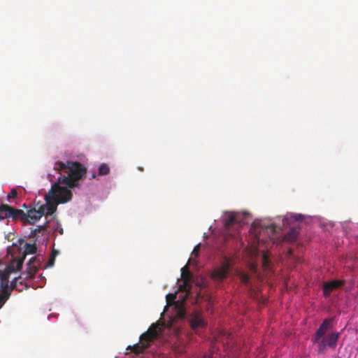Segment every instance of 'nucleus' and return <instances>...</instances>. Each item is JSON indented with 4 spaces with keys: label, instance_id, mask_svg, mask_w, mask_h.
<instances>
[{
    "label": "nucleus",
    "instance_id": "nucleus-8",
    "mask_svg": "<svg viewBox=\"0 0 358 358\" xmlns=\"http://www.w3.org/2000/svg\"><path fill=\"white\" fill-rule=\"evenodd\" d=\"M333 318H327L320 324L319 328L312 338L317 341L320 337H322L326 333L333 327Z\"/></svg>",
    "mask_w": 358,
    "mask_h": 358
},
{
    "label": "nucleus",
    "instance_id": "nucleus-23",
    "mask_svg": "<svg viewBox=\"0 0 358 358\" xmlns=\"http://www.w3.org/2000/svg\"><path fill=\"white\" fill-rule=\"evenodd\" d=\"M262 266L266 271L270 270V259L266 254L262 256Z\"/></svg>",
    "mask_w": 358,
    "mask_h": 358
},
{
    "label": "nucleus",
    "instance_id": "nucleus-25",
    "mask_svg": "<svg viewBox=\"0 0 358 358\" xmlns=\"http://www.w3.org/2000/svg\"><path fill=\"white\" fill-rule=\"evenodd\" d=\"M17 192L16 189L13 188L11 189L10 192L7 196V199L8 201H10L11 199H14L17 197Z\"/></svg>",
    "mask_w": 358,
    "mask_h": 358
},
{
    "label": "nucleus",
    "instance_id": "nucleus-7",
    "mask_svg": "<svg viewBox=\"0 0 358 358\" xmlns=\"http://www.w3.org/2000/svg\"><path fill=\"white\" fill-rule=\"evenodd\" d=\"M345 284V280H334L324 282L322 289L325 297H329L334 290L338 289Z\"/></svg>",
    "mask_w": 358,
    "mask_h": 358
},
{
    "label": "nucleus",
    "instance_id": "nucleus-13",
    "mask_svg": "<svg viewBox=\"0 0 358 358\" xmlns=\"http://www.w3.org/2000/svg\"><path fill=\"white\" fill-rule=\"evenodd\" d=\"M14 263H10L4 269V271H0V280L1 284H8L9 275L11 273L15 272Z\"/></svg>",
    "mask_w": 358,
    "mask_h": 358
},
{
    "label": "nucleus",
    "instance_id": "nucleus-15",
    "mask_svg": "<svg viewBox=\"0 0 358 358\" xmlns=\"http://www.w3.org/2000/svg\"><path fill=\"white\" fill-rule=\"evenodd\" d=\"M299 229L296 228H292L285 235L284 240L287 242H294L298 237Z\"/></svg>",
    "mask_w": 358,
    "mask_h": 358
},
{
    "label": "nucleus",
    "instance_id": "nucleus-19",
    "mask_svg": "<svg viewBox=\"0 0 358 358\" xmlns=\"http://www.w3.org/2000/svg\"><path fill=\"white\" fill-rule=\"evenodd\" d=\"M110 172V168L106 164H101L98 169L99 175L106 176Z\"/></svg>",
    "mask_w": 358,
    "mask_h": 358
},
{
    "label": "nucleus",
    "instance_id": "nucleus-34",
    "mask_svg": "<svg viewBox=\"0 0 358 358\" xmlns=\"http://www.w3.org/2000/svg\"><path fill=\"white\" fill-rule=\"evenodd\" d=\"M294 219L296 220H301L302 219V215L299 214V215H295Z\"/></svg>",
    "mask_w": 358,
    "mask_h": 358
},
{
    "label": "nucleus",
    "instance_id": "nucleus-4",
    "mask_svg": "<svg viewBox=\"0 0 358 358\" xmlns=\"http://www.w3.org/2000/svg\"><path fill=\"white\" fill-rule=\"evenodd\" d=\"M59 180L57 182L52 185L50 189H54V197L57 198V201L59 203H64L71 200L73 194L67 186L66 187L59 186Z\"/></svg>",
    "mask_w": 358,
    "mask_h": 358
},
{
    "label": "nucleus",
    "instance_id": "nucleus-2",
    "mask_svg": "<svg viewBox=\"0 0 358 358\" xmlns=\"http://www.w3.org/2000/svg\"><path fill=\"white\" fill-rule=\"evenodd\" d=\"M165 326L164 322L160 320L152 324L148 331L141 335L140 342L132 346L129 345L127 350H130L135 355L143 353L145 349L150 347V343L159 336Z\"/></svg>",
    "mask_w": 358,
    "mask_h": 358
},
{
    "label": "nucleus",
    "instance_id": "nucleus-17",
    "mask_svg": "<svg viewBox=\"0 0 358 358\" xmlns=\"http://www.w3.org/2000/svg\"><path fill=\"white\" fill-rule=\"evenodd\" d=\"M227 273L228 268L227 266H224L215 270L213 273V276L220 280H222L227 277Z\"/></svg>",
    "mask_w": 358,
    "mask_h": 358
},
{
    "label": "nucleus",
    "instance_id": "nucleus-29",
    "mask_svg": "<svg viewBox=\"0 0 358 358\" xmlns=\"http://www.w3.org/2000/svg\"><path fill=\"white\" fill-rule=\"evenodd\" d=\"M249 268L254 273L257 272V266L254 264H250Z\"/></svg>",
    "mask_w": 358,
    "mask_h": 358
},
{
    "label": "nucleus",
    "instance_id": "nucleus-27",
    "mask_svg": "<svg viewBox=\"0 0 358 358\" xmlns=\"http://www.w3.org/2000/svg\"><path fill=\"white\" fill-rule=\"evenodd\" d=\"M48 227V222H47L46 223H45L43 225L38 226L37 228H36L34 229L36 231V233L38 234V233H40L41 231L46 230V229Z\"/></svg>",
    "mask_w": 358,
    "mask_h": 358
},
{
    "label": "nucleus",
    "instance_id": "nucleus-35",
    "mask_svg": "<svg viewBox=\"0 0 358 358\" xmlns=\"http://www.w3.org/2000/svg\"><path fill=\"white\" fill-rule=\"evenodd\" d=\"M203 358H213V355L211 354L205 355Z\"/></svg>",
    "mask_w": 358,
    "mask_h": 358
},
{
    "label": "nucleus",
    "instance_id": "nucleus-14",
    "mask_svg": "<svg viewBox=\"0 0 358 358\" xmlns=\"http://www.w3.org/2000/svg\"><path fill=\"white\" fill-rule=\"evenodd\" d=\"M24 211L21 209H18L13 207L12 213H11V220L13 221L20 220L24 224Z\"/></svg>",
    "mask_w": 358,
    "mask_h": 358
},
{
    "label": "nucleus",
    "instance_id": "nucleus-10",
    "mask_svg": "<svg viewBox=\"0 0 358 358\" xmlns=\"http://www.w3.org/2000/svg\"><path fill=\"white\" fill-rule=\"evenodd\" d=\"M21 278V276H19L18 278H14L11 282H10V287H9L8 284H1V295L5 297L6 299H8L11 292L13 289L17 288V281L19 279Z\"/></svg>",
    "mask_w": 358,
    "mask_h": 358
},
{
    "label": "nucleus",
    "instance_id": "nucleus-9",
    "mask_svg": "<svg viewBox=\"0 0 358 358\" xmlns=\"http://www.w3.org/2000/svg\"><path fill=\"white\" fill-rule=\"evenodd\" d=\"M40 264V261L36 257H32L27 263V268L26 273L22 275H26L25 278H33L38 271V266Z\"/></svg>",
    "mask_w": 358,
    "mask_h": 358
},
{
    "label": "nucleus",
    "instance_id": "nucleus-24",
    "mask_svg": "<svg viewBox=\"0 0 358 358\" xmlns=\"http://www.w3.org/2000/svg\"><path fill=\"white\" fill-rule=\"evenodd\" d=\"M46 209L44 205H41L38 210H36V213H39V218L41 219L43 215L46 216Z\"/></svg>",
    "mask_w": 358,
    "mask_h": 358
},
{
    "label": "nucleus",
    "instance_id": "nucleus-12",
    "mask_svg": "<svg viewBox=\"0 0 358 358\" xmlns=\"http://www.w3.org/2000/svg\"><path fill=\"white\" fill-rule=\"evenodd\" d=\"M240 222V215L234 213H229L223 219L224 226L226 230H229L235 223Z\"/></svg>",
    "mask_w": 358,
    "mask_h": 358
},
{
    "label": "nucleus",
    "instance_id": "nucleus-32",
    "mask_svg": "<svg viewBox=\"0 0 358 358\" xmlns=\"http://www.w3.org/2000/svg\"><path fill=\"white\" fill-rule=\"evenodd\" d=\"M55 263V257H52V258H50L49 260H48V265L49 266H52L53 264Z\"/></svg>",
    "mask_w": 358,
    "mask_h": 358
},
{
    "label": "nucleus",
    "instance_id": "nucleus-5",
    "mask_svg": "<svg viewBox=\"0 0 358 358\" xmlns=\"http://www.w3.org/2000/svg\"><path fill=\"white\" fill-rule=\"evenodd\" d=\"M188 320L191 328L195 332L204 329L206 325V321L199 312H193L189 315Z\"/></svg>",
    "mask_w": 358,
    "mask_h": 358
},
{
    "label": "nucleus",
    "instance_id": "nucleus-26",
    "mask_svg": "<svg viewBox=\"0 0 358 358\" xmlns=\"http://www.w3.org/2000/svg\"><path fill=\"white\" fill-rule=\"evenodd\" d=\"M262 229H266L267 231H269L272 234L275 232V225L273 224H271L266 227L261 226Z\"/></svg>",
    "mask_w": 358,
    "mask_h": 358
},
{
    "label": "nucleus",
    "instance_id": "nucleus-11",
    "mask_svg": "<svg viewBox=\"0 0 358 358\" xmlns=\"http://www.w3.org/2000/svg\"><path fill=\"white\" fill-rule=\"evenodd\" d=\"M39 213H36V208H30L27 211L24 212V224H34L37 221L40 220Z\"/></svg>",
    "mask_w": 358,
    "mask_h": 358
},
{
    "label": "nucleus",
    "instance_id": "nucleus-6",
    "mask_svg": "<svg viewBox=\"0 0 358 358\" xmlns=\"http://www.w3.org/2000/svg\"><path fill=\"white\" fill-rule=\"evenodd\" d=\"M45 204H44L46 209V216L52 215L56 210L57 205L59 203L57 201V198L54 197V189H50L48 193L45 195Z\"/></svg>",
    "mask_w": 358,
    "mask_h": 358
},
{
    "label": "nucleus",
    "instance_id": "nucleus-21",
    "mask_svg": "<svg viewBox=\"0 0 358 358\" xmlns=\"http://www.w3.org/2000/svg\"><path fill=\"white\" fill-rule=\"evenodd\" d=\"M239 278L243 284L245 285H248L250 283V276L244 273V272H240L238 274Z\"/></svg>",
    "mask_w": 358,
    "mask_h": 358
},
{
    "label": "nucleus",
    "instance_id": "nucleus-1",
    "mask_svg": "<svg viewBox=\"0 0 358 358\" xmlns=\"http://www.w3.org/2000/svg\"><path fill=\"white\" fill-rule=\"evenodd\" d=\"M55 170L59 173L69 169L68 176L60 175L59 182L66 185L68 187L78 186V181L86 174V169L78 162L67 161L66 163L57 162L55 163Z\"/></svg>",
    "mask_w": 358,
    "mask_h": 358
},
{
    "label": "nucleus",
    "instance_id": "nucleus-36",
    "mask_svg": "<svg viewBox=\"0 0 358 358\" xmlns=\"http://www.w3.org/2000/svg\"><path fill=\"white\" fill-rule=\"evenodd\" d=\"M20 283V285H22V278L20 279H19V280L17 281V283Z\"/></svg>",
    "mask_w": 358,
    "mask_h": 358
},
{
    "label": "nucleus",
    "instance_id": "nucleus-37",
    "mask_svg": "<svg viewBox=\"0 0 358 358\" xmlns=\"http://www.w3.org/2000/svg\"><path fill=\"white\" fill-rule=\"evenodd\" d=\"M92 178H96V174L95 173H93L92 176Z\"/></svg>",
    "mask_w": 358,
    "mask_h": 358
},
{
    "label": "nucleus",
    "instance_id": "nucleus-39",
    "mask_svg": "<svg viewBox=\"0 0 358 358\" xmlns=\"http://www.w3.org/2000/svg\"><path fill=\"white\" fill-rule=\"evenodd\" d=\"M255 224H256V223H255V222H254V223L252 224V226L254 227V226H255Z\"/></svg>",
    "mask_w": 358,
    "mask_h": 358
},
{
    "label": "nucleus",
    "instance_id": "nucleus-30",
    "mask_svg": "<svg viewBox=\"0 0 358 358\" xmlns=\"http://www.w3.org/2000/svg\"><path fill=\"white\" fill-rule=\"evenodd\" d=\"M37 235L36 231L35 229H32L29 235V238H35Z\"/></svg>",
    "mask_w": 358,
    "mask_h": 358
},
{
    "label": "nucleus",
    "instance_id": "nucleus-20",
    "mask_svg": "<svg viewBox=\"0 0 358 358\" xmlns=\"http://www.w3.org/2000/svg\"><path fill=\"white\" fill-rule=\"evenodd\" d=\"M24 258L25 257L24 256H22V257L19 258L17 260L13 259L10 262V263L15 262L14 263L15 271H20L22 268Z\"/></svg>",
    "mask_w": 358,
    "mask_h": 358
},
{
    "label": "nucleus",
    "instance_id": "nucleus-28",
    "mask_svg": "<svg viewBox=\"0 0 358 358\" xmlns=\"http://www.w3.org/2000/svg\"><path fill=\"white\" fill-rule=\"evenodd\" d=\"M199 248H200V245H197L196 246L194 247L193 251H192V255H194L195 257H197L198 255H199Z\"/></svg>",
    "mask_w": 358,
    "mask_h": 358
},
{
    "label": "nucleus",
    "instance_id": "nucleus-22",
    "mask_svg": "<svg viewBox=\"0 0 358 358\" xmlns=\"http://www.w3.org/2000/svg\"><path fill=\"white\" fill-rule=\"evenodd\" d=\"M181 276L185 280H189V278L191 277V273H190L187 265L181 268Z\"/></svg>",
    "mask_w": 358,
    "mask_h": 358
},
{
    "label": "nucleus",
    "instance_id": "nucleus-18",
    "mask_svg": "<svg viewBox=\"0 0 358 358\" xmlns=\"http://www.w3.org/2000/svg\"><path fill=\"white\" fill-rule=\"evenodd\" d=\"M12 210L13 207L8 204L3 203L0 206V211L5 212L4 217L6 219H11Z\"/></svg>",
    "mask_w": 358,
    "mask_h": 358
},
{
    "label": "nucleus",
    "instance_id": "nucleus-33",
    "mask_svg": "<svg viewBox=\"0 0 358 358\" xmlns=\"http://www.w3.org/2000/svg\"><path fill=\"white\" fill-rule=\"evenodd\" d=\"M4 213L5 212L0 211V221L6 219V217H4Z\"/></svg>",
    "mask_w": 358,
    "mask_h": 358
},
{
    "label": "nucleus",
    "instance_id": "nucleus-16",
    "mask_svg": "<svg viewBox=\"0 0 358 358\" xmlns=\"http://www.w3.org/2000/svg\"><path fill=\"white\" fill-rule=\"evenodd\" d=\"M24 251L23 255L24 257L27 255H33L36 252V240L34 241L33 243H26L24 245Z\"/></svg>",
    "mask_w": 358,
    "mask_h": 358
},
{
    "label": "nucleus",
    "instance_id": "nucleus-38",
    "mask_svg": "<svg viewBox=\"0 0 358 358\" xmlns=\"http://www.w3.org/2000/svg\"><path fill=\"white\" fill-rule=\"evenodd\" d=\"M334 358H342V357H339V356H336V357H335Z\"/></svg>",
    "mask_w": 358,
    "mask_h": 358
},
{
    "label": "nucleus",
    "instance_id": "nucleus-40",
    "mask_svg": "<svg viewBox=\"0 0 358 358\" xmlns=\"http://www.w3.org/2000/svg\"><path fill=\"white\" fill-rule=\"evenodd\" d=\"M357 241H358V236H357Z\"/></svg>",
    "mask_w": 358,
    "mask_h": 358
},
{
    "label": "nucleus",
    "instance_id": "nucleus-31",
    "mask_svg": "<svg viewBox=\"0 0 358 358\" xmlns=\"http://www.w3.org/2000/svg\"><path fill=\"white\" fill-rule=\"evenodd\" d=\"M7 299H6L5 297L0 294V308L4 304Z\"/></svg>",
    "mask_w": 358,
    "mask_h": 358
},
{
    "label": "nucleus",
    "instance_id": "nucleus-3",
    "mask_svg": "<svg viewBox=\"0 0 358 358\" xmlns=\"http://www.w3.org/2000/svg\"><path fill=\"white\" fill-rule=\"evenodd\" d=\"M339 337V332H331L320 337L317 341H315L314 338H311V341L313 343L317 344V352L323 355L327 352V348L333 350L336 348Z\"/></svg>",
    "mask_w": 358,
    "mask_h": 358
}]
</instances>
